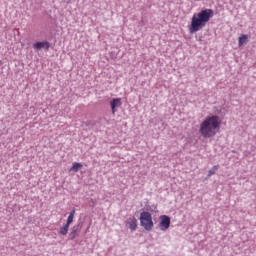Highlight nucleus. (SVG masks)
Segmentation results:
<instances>
[{"label": "nucleus", "mask_w": 256, "mask_h": 256, "mask_svg": "<svg viewBox=\"0 0 256 256\" xmlns=\"http://www.w3.org/2000/svg\"><path fill=\"white\" fill-rule=\"evenodd\" d=\"M123 105V102H121V98H114L110 102V107L112 109V114L115 115L117 113V107H121Z\"/></svg>", "instance_id": "obj_5"}, {"label": "nucleus", "mask_w": 256, "mask_h": 256, "mask_svg": "<svg viewBox=\"0 0 256 256\" xmlns=\"http://www.w3.org/2000/svg\"><path fill=\"white\" fill-rule=\"evenodd\" d=\"M126 225H128L131 231H137V219L135 217H131L126 221Z\"/></svg>", "instance_id": "obj_7"}, {"label": "nucleus", "mask_w": 256, "mask_h": 256, "mask_svg": "<svg viewBox=\"0 0 256 256\" xmlns=\"http://www.w3.org/2000/svg\"><path fill=\"white\" fill-rule=\"evenodd\" d=\"M217 171H219V165L213 166L208 172V177H212V175H215Z\"/></svg>", "instance_id": "obj_12"}, {"label": "nucleus", "mask_w": 256, "mask_h": 256, "mask_svg": "<svg viewBox=\"0 0 256 256\" xmlns=\"http://www.w3.org/2000/svg\"><path fill=\"white\" fill-rule=\"evenodd\" d=\"M60 235H67L69 233V224H65L59 231Z\"/></svg>", "instance_id": "obj_13"}, {"label": "nucleus", "mask_w": 256, "mask_h": 256, "mask_svg": "<svg viewBox=\"0 0 256 256\" xmlns=\"http://www.w3.org/2000/svg\"><path fill=\"white\" fill-rule=\"evenodd\" d=\"M140 223L146 231H151L153 229V216L149 212H142L140 214Z\"/></svg>", "instance_id": "obj_3"}, {"label": "nucleus", "mask_w": 256, "mask_h": 256, "mask_svg": "<svg viewBox=\"0 0 256 256\" xmlns=\"http://www.w3.org/2000/svg\"><path fill=\"white\" fill-rule=\"evenodd\" d=\"M249 42V36L247 34H243L239 37L238 45L239 47H243V45H246V43Z\"/></svg>", "instance_id": "obj_8"}, {"label": "nucleus", "mask_w": 256, "mask_h": 256, "mask_svg": "<svg viewBox=\"0 0 256 256\" xmlns=\"http://www.w3.org/2000/svg\"><path fill=\"white\" fill-rule=\"evenodd\" d=\"M221 129V119L217 115L206 117L200 124L199 133L204 139H211L219 133Z\"/></svg>", "instance_id": "obj_1"}, {"label": "nucleus", "mask_w": 256, "mask_h": 256, "mask_svg": "<svg viewBox=\"0 0 256 256\" xmlns=\"http://www.w3.org/2000/svg\"><path fill=\"white\" fill-rule=\"evenodd\" d=\"M195 1H201V0H195Z\"/></svg>", "instance_id": "obj_14"}, {"label": "nucleus", "mask_w": 256, "mask_h": 256, "mask_svg": "<svg viewBox=\"0 0 256 256\" xmlns=\"http://www.w3.org/2000/svg\"><path fill=\"white\" fill-rule=\"evenodd\" d=\"M77 231H79V225L73 226L72 231L69 234L70 239L73 241L77 237Z\"/></svg>", "instance_id": "obj_9"}, {"label": "nucleus", "mask_w": 256, "mask_h": 256, "mask_svg": "<svg viewBox=\"0 0 256 256\" xmlns=\"http://www.w3.org/2000/svg\"><path fill=\"white\" fill-rule=\"evenodd\" d=\"M74 217H75V209H73V210L70 212V214H69V216H68V219H67L66 225H68V226L70 227V225L73 223Z\"/></svg>", "instance_id": "obj_11"}, {"label": "nucleus", "mask_w": 256, "mask_h": 256, "mask_svg": "<svg viewBox=\"0 0 256 256\" xmlns=\"http://www.w3.org/2000/svg\"><path fill=\"white\" fill-rule=\"evenodd\" d=\"M34 49H46V51H49V48L51 47V44L49 42H37L33 45Z\"/></svg>", "instance_id": "obj_6"}, {"label": "nucleus", "mask_w": 256, "mask_h": 256, "mask_svg": "<svg viewBox=\"0 0 256 256\" xmlns=\"http://www.w3.org/2000/svg\"><path fill=\"white\" fill-rule=\"evenodd\" d=\"M213 15L214 12L212 9H205L198 14H194L191 20V25L189 27V32L197 33V31H201V29H203V27L209 23Z\"/></svg>", "instance_id": "obj_2"}, {"label": "nucleus", "mask_w": 256, "mask_h": 256, "mask_svg": "<svg viewBox=\"0 0 256 256\" xmlns=\"http://www.w3.org/2000/svg\"><path fill=\"white\" fill-rule=\"evenodd\" d=\"M82 167H83V164L75 162V163H73L72 167L70 168V171L77 173V171H79V169H81Z\"/></svg>", "instance_id": "obj_10"}, {"label": "nucleus", "mask_w": 256, "mask_h": 256, "mask_svg": "<svg viewBox=\"0 0 256 256\" xmlns=\"http://www.w3.org/2000/svg\"><path fill=\"white\" fill-rule=\"evenodd\" d=\"M160 229L161 231H167V229L171 226V218L167 215L160 216Z\"/></svg>", "instance_id": "obj_4"}]
</instances>
